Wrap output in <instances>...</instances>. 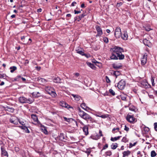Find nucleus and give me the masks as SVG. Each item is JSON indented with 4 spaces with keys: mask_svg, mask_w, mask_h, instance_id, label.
Returning <instances> with one entry per match:
<instances>
[{
    "mask_svg": "<svg viewBox=\"0 0 157 157\" xmlns=\"http://www.w3.org/2000/svg\"><path fill=\"white\" fill-rule=\"evenodd\" d=\"M120 72L119 71H115L113 72V75L116 77L117 78L118 76L119 75H120Z\"/></svg>",
    "mask_w": 157,
    "mask_h": 157,
    "instance_id": "obj_26",
    "label": "nucleus"
},
{
    "mask_svg": "<svg viewBox=\"0 0 157 157\" xmlns=\"http://www.w3.org/2000/svg\"><path fill=\"white\" fill-rule=\"evenodd\" d=\"M37 80L39 82L41 83L45 84L47 82V81L46 79L41 78H38Z\"/></svg>",
    "mask_w": 157,
    "mask_h": 157,
    "instance_id": "obj_17",
    "label": "nucleus"
},
{
    "mask_svg": "<svg viewBox=\"0 0 157 157\" xmlns=\"http://www.w3.org/2000/svg\"><path fill=\"white\" fill-rule=\"evenodd\" d=\"M45 90L48 94L51 95L53 97H55L56 96V94L53 88L51 86H46L45 87Z\"/></svg>",
    "mask_w": 157,
    "mask_h": 157,
    "instance_id": "obj_3",
    "label": "nucleus"
},
{
    "mask_svg": "<svg viewBox=\"0 0 157 157\" xmlns=\"http://www.w3.org/2000/svg\"><path fill=\"white\" fill-rule=\"evenodd\" d=\"M83 56H85L87 58H88L90 56L89 54H86L84 53Z\"/></svg>",
    "mask_w": 157,
    "mask_h": 157,
    "instance_id": "obj_52",
    "label": "nucleus"
},
{
    "mask_svg": "<svg viewBox=\"0 0 157 157\" xmlns=\"http://www.w3.org/2000/svg\"><path fill=\"white\" fill-rule=\"evenodd\" d=\"M87 64L92 69H95L96 67H95L93 63H88Z\"/></svg>",
    "mask_w": 157,
    "mask_h": 157,
    "instance_id": "obj_27",
    "label": "nucleus"
},
{
    "mask_svg": "<svg viewBox=\"0 0 157 157\" xmlns=\"http://www.w3.org/2000/svg\"><path fill=\"white\" fill-rule=\"evenodd\" d=\"M122 38L125 40H127L128 37V35L126 31H124V33L121 36Z\"/></svg>",
    "mask_w": 157,
    "mask_h": 157,
    "instance_id": "obj_15",
    "label": "nucleus"
},
{
    "mask_svg": "<svg viewBox=\"0 0 157 157\" xmlns=\"http://www.w3.org/2000/svg\"><path fill=\"white\" fill-rule=\"evenodd\" d=\"M79 115L82 119L86 121L87 122L93 123L94 121V119L87 113L81 110L80 108L78 107L77 109Z\"/></svg>",
    "mask_w": 157,
    "mask_h": 157,
    "instance_id": "obj_2",
    "label": "nucleus"
},
{
    "mask_svg": "<svg viewBox=\"0 0 157 157\" xmlns=\"http://www.w3.org/2000/svg\"><path fill=\"white\" fill-rule=\"evenodd\" d=\"M100 117L103 118H105L107 117V116L105 115H103L100 116Z\"/></svg>",
    "mask_w": 157,
    "mask_h": 157,
    "instance_id": "obj_56",
    "label": "nucleus"
},
{
    "mask_svg": "<svg viewBox=\"0 0 157 157\" xmlns=\"http://www.w3.org/2000/svg\"><path fill=\"white\" fill-rule=\"evenodd\" d=\"M91 152V150L90 149H87L86 151H85V152L88 154H89Z\"/></svg>",
    "mask_w": 157,
    "mask_h": 157,
    "instance_id": "obj_48",
    "label": "nucleus"
},
{
    "mask_svg": "<svg viewBox=\"0 0 157 157\" xmlns=\"http://www.w3.org/2000/svg\"><path fill=\"white\" fill-rule=\"evenodd\" d=\"M119 128H113L112 130V132L113 133H115L116 132H119Z\"/></svg>",
    "mask_w": 157,
    "mask_h": 157,
    "instance_id": "obj_31",
    "label": "nucleus"
},
{
    "mask_svg": "<svg viewBox=\"0 0 157 157\" xmlns=\"http://www.w3.org/2000/svg\"><path fill=\"white\" fill-rule=\"evenodd\" d=\"M144 44L146 45L149 47L150 46L151 43L149 40H148L146 38H144L143 40Z\"/></svg>",
    "mask_w": 157,
    "mask_h": 157,
    "instance_id": "obj_13",
    "label": "nucleus"
},
{
    "mask_svg": "<svg viewBox=\"0 0 157 157\" xmlns=\"http://www.w3.org/2000/svg\"><path fill=\"white\" fill-rule=\"evenodd\" d=\"M129 109L130 110L132 111H135L136 110L134 106H132V105H129Z\"/></svg>",
    "mask_w": 157,
    "mask_h": 157,
    "instance_id": "obj_32",
    "label": "nucleus"
},
{
    "mask_svg": "<svg viewBox=\"0 0 157 157\" xmlns=\"http://www.w3.org/2000/svg\"><path fill=\"white\" fill-rule=\"evenodd\" d=\"M18 121H19V119L15 116H12L10 119V122L14 124H17Z\"/></svg>",
    "mask_w": 157,
    "mask_h": 157,
    "instance_id": "obj_5",
    "label": "nucleus"
},
{
    "mask_svg": "<svg viewBox=\"0 0 157 157\" xmlns=\"http://www.w3.org/2000/svg\"><path fill=\"white\" fill-rule=\"evenodd\" d=\"M156 154L154 151H152L151 152V157H154L156 156Z\"/></svg>",
    "mask_w": 157,
    "mask_h": 157,
    "instance_id": "obj_35",
    "label": "nucleus"
},
{
    "mask_svg": "<svg viewBox=\"0 0 157 157\" xmlns=\"http://www.w3.org/2000/svg\"><path fill=\"white\" fill-rule=\"evenodd\" d=\"M86 15L84 13H83L81 14V15H79L78 16V18H79V19L78 20V21H80L81 19L84 17V16Z\"/></svg>",
    "mask_w": 157,
    "mask_h": 157,
    "instance_id": "obj_33",
    "label": "nucleus"
},
{
    "mask_svg": "<svg viewBox=\"0 0 157 157\" xmlns=\"http://www.w3.org/2000/svg\"><path fill=\"white\" fill-rule=\"evenodd\" d=\"M59 139L62 141H63L65 139V136L64 134L61 133L59 136Z\"/></svg>",
    "mask_w": 157,
    "mask_h": 157,
    "instance_id": "obj_24",
    "label": "nucleus"
},
{
    "mask_svg": "<svg viewBox=\"0 0 157 157\" xmlns=\"http://www.w3.org/2000/svg\"><path fill=\"white\" fill-rule=\"evenodd\" d=\"M151 30V29L148 27L145 28V30L147 31H149Z\"/></svg>",
    "mask_w": 157,
    "mask_h": 157,
    "instance_id": "obj_60",
    "label": "nucleus"
},
{
    "mask_svg": "<svg viewBox=\"0 0 157 157\" xmlns=\"http://www.w3.org/2000/svg\"><path fill=\"white\" fill-rule=\"evenodd\" d=\"M81 107L84 109L87 110V109H89V108L87 107L85 103H82L80 105Z\"/></svg>",
    "mask_w": 157,
    "mask_h": 157,
    "instance_id": "obj_21",
    "label": "nucleus"
},
{
    "mask_svg": "<svg viewBox=\"0 0 157 157\" xmlns=\"http://www.w3.org/2000/svg\"><path fill=\"white\" fill-rule=\"evenodd\" d=\"M154 129L155 131H157V123L156 122L154 124Z\"/></svg>",
    "mask_w": 157,
    "mask_h": 157,
    "instance_id": "obj_47",
    "label": "nucleus"
},
{
    "mask_svg": "<svg viewBox=\"0 0 157 157\" xmlns=\"http://www.w3.org/2000/svg\"><path fill=\"white\" fill-rule=\"evenodd\" d=\"M61 79L58 77H55L53 79V81L54 82L57 83H61Z\"/></svg>",
    "mask_w": 157,
    "mask_h": 157,
    "instance_id": "obj_16",
    "label": "nucleus"
},
{
    "mask_svg": "<svg viewBox=\"0 0 157 157\" xmlns=\"http://www.w3.org/2000/svg\"><path fill=\"white\" fill-rule=\"evenodd\" d=\"M124 130L126 131L127 132H128L129 130V128L128 127H127L126 125L124 126Z\"/></svg>",
    "mask_w": 157,
    "mask_h": 157,
    "instance_id": "obj_53",
    "label": "nucleus"
},
{
    "mask_svg": "<svg viewBox=\"0 0 157 157\" xmlns=\"http://www.w3.org/2000/svg\"><path fill=\"white\" fill-rule=\"evenodd\" d=\"M19 101L20 103H28L30 104L33 101V100L31 99H27L23 96L19 97Z\"/></svg>",
    "mask_w": 157,
    "mask_h": 157,
    "instance_id": "obj_4",
    "label": "nucleus"
},
{
    "mask_svg": "<svg viewBox=\"0 0 157 157\" xmlns=\"http://www.w3.org/2000/svg\"><path fill=\"white\" fill-rule=\"evenodd\" d=\"M71 95L74 98L75 100L77 101H79L81 98V97L78 95L72 94Z\"/></svg>",
    "mask_w": 157,
    "mask_h": 157,
    "instance_id": "obj_19",
    "label": "nucleus"
},
{
    "mask_svg": "<svg viewBox=\"0 0 157 157\" xmlns=\"http://www.w3.org/2000/svg\"><path fill=\"white\" fill-rule=\"evenodd\" d=\"M112 52L111 56L110 58L112 59L122 60L124 59V56L122 54V52H124L123 48L120 47L115 46L111 49Z\"/></svg>",
    "mask_w": 157,
    "mask_h": 157,
    "instance_id": "obj_1",
    "label": "nucleus"
},
{
    "mask_svg": "<svg viewBox=\"0 0 157 157\" xmlns=\"http://www.w3.org/2000/svg\"><path fill=\"white\" fill-rule=\"evenodd\" d=\"M76 77H78L79 75V74L78 73H76L74 74Z\"/></svg>",
    "mask_w": 157,
    "mask_h": 157,
    "instance_id": "obj_58",
    "label": "nucleus"
},
{
    "mask_svg": "<svg viewBox=\"0 0 157 157\" xmlns=\"http://www.w3.org/2000/svg\"><path fill=\"white\" fill-rule=\"evenodd\" d=\"M121 98L122 100H125L126 99V96L121 95Z\"/></svg>",
    "mask_w": 157,
    "mask_h": 157,
    "instance_id": "obj_51",
    "label": "nucleus"
},
{
    "mask_svg": "<svg viewBox=\"0 0 157 157\" xmlns=\"http://www.w3.org/2000/svg\"><path fill=\"white\" fill-rule=\"evenodd\" d=\"M76 4V2H73L72 3L71 5V6H75V5Z\"/></svg>",
    "mask_w": 157,
    "mask_h": 157,
    "instance_id": "obj_57",
    "label": "nucleus"
},
{
    "mask_svg": "<svg viewBox=\"0 0 157 157\" xmlns=\"http://www.w3.org/2000/svg\"><path fill=\"white\" fill-rule=\"evenodd\" d=\"M44 129H42V130H43V132H44L46 134H48V131H47L46 129L45 128V127H44Z\"/></svg>",
    "mask_w": 157,
    "mask_h": 157,
    "instance_id": "obj_46",
    "label": "nucleus"
},
{
    "mask_svg": "<svg viewBox=\"0 0 157 157\" xmlns=\"http://www.w3.org/2000/svg\"><path fill=\"white\" fill-rule=\"evenodd\" d=\"M76 51H77V52L79 54H80V55H81L82 56H83V55L84 53L82 51H79V50H76Z\"/></svg>",
    "mask_w": 157,
    "mask_h": 157,
    "instance_id": "obj_37",
    "label": "nucleus"
},
{
    "mask_svg": "<svg viewBox=\"0 0 157 157\" xmlns=\"http://www.w3.org/2000/svg\"><path fill=\"white\" fill-rule=\"evenodd\" d=\"M130 153V151H124L123 153V157L128 156Z\"/></svg>",
    "mask_w": 157,
    "mask_h": 157,
    "instance_id": "obj_22",
    "label": "nucleus"
},
{
    "mask_svg": "<svg viewBox=\"0 0 157 157\" xmlns=\"http://www.w3.org/2000/svg\"><path fill=\"white\" fill-rule=\"evenodd\" d=\"M109 93L111 94H112L113 95H115V92H114V91L113 90H112V89H110L109 90Z\"/></svg>",
    "mask_w": 157,
    "mask_h": 157,
    "instance_id": "obj_42",
    "label": "nucleus"
},
{
    "mask_svg": "<svg viewBox=\"0 0 157 157\" xmlns=\"http://www.w3.org/2000/svg\"><path fill=\"white\" fill-rule=\"evenodd\" d=\"M19 127L20 128H21V129L25 130V132L26 133H30V131L27 127L25 126H19Z\"/></svg>",
    "mask_w": 157,
    "mask_h": 157,
    "instance_id": "obj_20",
    "label": "nucleus"
},
{
    "mask_svg": "<svg viewBox=\"0 0 157 157\" xmlns=\"http://www.w3.org/2000/svg\"><path fill=\"white\" fill-rule=\"evenodd\" d=\"M83 130L86 135L88 134V128L87 126L85 125L83 128Z\"/></svg>",
    "mask_w": 157,
    "mask_h": 157,
    "instance_id": "obj_18",
    "label": "nucleus"
},
{
    "mask_svg": "<svg viewBox=\"0 0 157 157\" xmlns=\"http://www.w3.org/2000/svg\"><path fill=\"white\" fill-rule=\"evenodd\" d=\"M125 81L123 80H121L118 83L117 87L120 90L123 89L125 85Z\"/></svg>",
    "mask_w": 157,
    "mask_h": 157,
    "instance_id": "obj_6",
    "label": "nucleus"
},
{
    "mask_svg": "<svg viewBox=\"0 0 157 157\" xmlns=\"http://www.w3.org/2000/svg\"><path fill=\"white\" fill-rule=\"evenodd\" d=\"M79 122L82 125H84V124L80 120H79Z\"/></svg>",
    "mask_w": 157,
    "mask_h": 157,
    "instance_id": "obj_62",
    "label": "nucleus"
},
{
    "mask_svg": "<svg viewBox=\"0 0 157 157\" xmlns=\"http://www.w3.org/2000/svg\"><path fill=\"white\" fill-rule=\"evenodd\" d=\"M121 136H118L117 137H115L114 138L112 137L111 138V140L113 141H114L119 140Z\"/></svg>",
    "mask_w": 157,
    "mask_h": 157,
    "instance_id": "obj_30",
    "label": "nucleus"
},
{
    "mask_svg": "<svg viewBox=\"0 0 157 157\" xmlns=\"http://www.w3.org/2000/svg\"><path fill=\"white\" fill-rule=\"evenodd\" d=\"M122 141L124 143H126L128 141V139L125 137H124L122 140Z\"/></svg>",
    "mask_w": 157,
    "mask_h": 157,
    "instance_id": "obj_39",
    "label": "nucleus"
},
{
    "mask_svg": "<svg viewBox=\"0 0 157 157\" xmlns=\"http://www.w3.org/2000/svg\"><path fill=\"white\" fill-rule=\"evenodd\" d=\"M6 108V111H8L11 113H13L14 111V109L13 108L10 106H7Z\"/></svg>",
    "mask_w": 157,
    "mask_h": 157,
    "instance_id": "obj_23",
    "label": "nucleus"
},
{
    "mask_svg": "<svg viewBox=\"0 0 157 157\" xmlns=\"http://www.w3.org/2000/svg\"><path fill=\"white\" fill-rule=\"evenodd\" d=\"M136 143H137V142H135L133 144H132L131 143H130L129 144V148H131V147H132L133 146H135L136 145Z\"/></svg>",
    "mask_w": 157,
    "mask_h": 157,
    "instance_id": "obj_41",
    "label": "nucleus"
},
{
    "mask_svg": "<svg viewBox=\"0 0 157 157\" xmlns=\"http://www.w3.org/2000/svg\"><path fill=\"white\" fill-rule=\"evenodd\" d=\"M18 122L21 124L22 125H24V122L23 121H20L19 120V121H18Z\"/></svg>",
    "mask_w": 157,
    "mask_h": 157,
    "instance_id": "obj_61",
    "label": "nucleus"
},
{
    "mask_svg": "<svg viewBox=\"0 0 157 157\" xmlns=\"http://www.w3.org/2000/svg\"><path fill=\"white\" fill-rule=\"evenodd\" d=\"M10 72L11 73L17 70V68L15 66H13L10 67Z\"/></svg>",
    "mask_w": 157,
    "mask_h": 157,
    "instance_id": "obj_28",
    "label": "nucleus"
},
{
    "mask_svg": "<svg viewBox=\"0 0 157 157\" xmlns=\"http://www.w3.org/2000/svg\"><path fill=\"white\" fill-rule=\"evenodd\" d=\"M115 36L117 38H120L121 36V29L119 27H117L115 30Z\"/></svg>",
    "mask_w": 157,
    "mask_h": 157,
    "instance_id": "obj_7",
    "label": "nucleus"
},
{
    "mask_svg": "<svg viewBox=\"0 0 157 157\" xmlns=\"http://www.w3.org/2000/svg\"><path fill=\"white\" fill-rule=\"evenodd\" d=\"M60 105L61 106H62L63 107L66 108L67 107V104H66L65 102L63 101L60 102Z\"/></svg>",
    "mask_w": 157,
    "mask_h": 157,
    "instance_id": "obj_29",
    "label": "nucleus"
},
{
    "mask_svg": "<svg viewBox=\"0 0 157 157\" xmlns=\"http://www.w3.org/2000/svg\"><path fill=\"white\" fill-rule=\"evenodd\" d=\"M122 3L121 2H120L119 3H117L116 5V7L117 8L120 7L122 5Z\"/></svg>",
    "mask_w": 157,
    "mask_h": 157,
    "instance_id": "obj_43",
    "label": "nucleus"
},
{
    "mask_svg": "<svg viewBox=\"0 0 157 157\" xmlns=\"http://www.w3.org/2000/svg\"><path fill=\"white\" fill-rule=\"evenodd\" d=\"M154 79L153 78V77H152L151 79V81L152 85L153 86H154L155 85V83H154Z\"/></svg>",
    "mask_w": 157,
    "mask_h": 157,
    "instance_id": "obj_49",
    "label": "nucleus"
},
{
    "mask_svg": "<svg viewBox=\"0 0 157 157\" xmlns=\"http://www.w3.org/2000/svg\"><path fill=\"white\" fill-rule=\"evenodd\" d=\"M105 154L107 155L110 156L112 155V152L110 151H108L105 152Z\"/></svg>",
    "mask_w": 157,
    "mask_h": 157,
    "instance_id": "obj_38",
    "label": "nucleus"
},
{
    "mask_svg": "<svg viewBox=\"0 0 157 157\" xmlns=\"http://www.w3.org/2000/svg\"><path fill=\"white\" fill-rule=\"evenodd\" d=\"M41 11H42V9L41 8H40V9H37V12L38 13L40 12H41Z\"/></svg>",
    "mask_w": 157,
    "mask_h": 157,
    "instance_id": "obj_59",
    "label": "nucleus"
},
{
    "mask_svg": "<svg viewBox=\"0 0 157 157\" xmlns=\"http://www.w3.org/2000/svg\"><path fill=\"white\" fill-rule=\"evenodd\" d=\"M105 79L107 83H109L110 82V79H109L108 77L107 76L105 77Z\"/></svg>",
    "mask_w": 157,
    "mask_h": 157,
    "instance_id": "obj_45",
    "label": "nucleus"
},
{
    "mask_svg": "<svg viewBox=\"0 0 157 157\" xmlns=\"http://www.w3.org/2000/svg\"><path fill=\"white\" fill-rule=\"evenodd\" d=\"M108 147V145L107 144H105V145L103 147V148L102 149L101 151H102L103 150H105Z\"/></svg>",
    "mask_w": 157,
    "mask_h": 157,
    "instance_id": "obj_50",
    "label": "nucleus"
},
{
    "mask_svg": "<svg viewBox=\"0 0 157 157\" xmlns=\"http://www.w3.org/2000/svg\"><path fill=\"white\" fill-rule=\"evenodd\" d=\"M74 12L75 14H78L80 13H81V11L80 10L77 11L76 10H75Z\"/></svg>",
    "mask_w": 157,
    "mask_h": 157,
    "instance_id": "obj_55",
    "label": "nucleus"
},
{
    "mask_svg": "<svg viewBox=\"0 0 157 157\" xmlns=\"http://www.w3.org/2000/svg\"><path fill=\"white\" fill-rule=\"evenodd\" d=\"M63 118L64 119L65 121L68 122H70L71 120H72V119L71 118H67L66 117H64Z\"/></svg>",
    "mask_w": 157,
    "mask_h": 157,
    "instance_id": "obj_40",
    "label": "nucleus"
},
{
    "mask_svg": "<svg viewBox=\"0 0 157 157\" xmlns=\"http://www.w3.org/2000/svg\"><path fill=\"white\" fill-rule=\"evenodd\" d=\"M21 77L20 75H18L15 78V80H18L19 79V78H21Z\"/></svg>",
    "mask_w": 157,
    "mask_h": 157,
    "instance_id": "obj_54",
    "label": "nucleus"
},
{
    "mask_svg": "<svg viewBox=\"0 0 157 157\" xmlns=\"http://www.w3.org/2000/svg\"><path fill=\"white\" fill-rule=\"evenodd\" d=\"M36 69H37V70H38V71H39L41 68L40 67H36Z\"/></svg>",
    "mask_w": 157,
    "mask_h": 157,
    "instance_id": "obj_64",
    "label": "nucleus"
},
{
    "mask_svg": "<svg viewBox=\"0 0 157 157\" xmlns=\"http://www.w3.org/2000/svg\"><path fill=\"white\" fill-rule=\"evenodd\" d=\"M111 148L113 149H115L117 147V143H113L111 146Z\"/></svg>",
    "mask_w": 157,
    "mask_h": 157,
    "instance_id": "obj_25",
    "label": "nucleus"
},
{
    "mask_svg": "<svg viewBox=\"0 0 157 157\" xmlns=\"http://www.w3.org/2000/svg\"><path fill=\"white\" fill-rule=\"evenodd\" d=\"M95 28L97 32V34L96 35V36H101L103 34L101 28L98 25L96 26Z\"/></svg>",
    "mask_w": 157,
    "mask_h": 157,
    "instance_id": "obj_9",
    "label": "nucleus"
},
{
    "mask_svg": "<svg viewBox=\"0 0 157 157\" xmlns=\"http://www.w3.org/2000/svg\"><path fill=\"white\" fill-rule=\"evenodd\" d=\"M112 66L113 68L116 70L120 69V67H122V65H121V63H119V64H118L116 63H114L113 64Z\"/></svg>",
    "mask_w": 157,
    "mask_h": 157,
    "instance_id": "obj_14",
    "label": "nucleus"
},
{
    "mask_svg": "<svg viewBox=\"0 0 157 157\" xmlns=\"http://www.w3.org/2000/svg\"><path fill=\"white\" fill-rule=\"evenodd\" d=\"M1 148L2 151V155L3 156L7 157L8 156V153L6 151L5 148L3 147V146H1Z\"/></svg>",
    "mask_w": 157,
    "mask_h": 157,
    "instance_id": "obj_12",
    "label": "nucleus"
},
{
    "mask_svg": "<svg viewBox=\"0 0 157 157\" xmlns=\"http://www.w3.org/2000/svg\"><path fill=\"white\" fill-rule=\"evenodd\" d=\"M126 119L128 121L131 123H133L136 121V119L133 115L128 114L127 116Z\"/></svg>",
    "mask_w": 157,
    "mask_h": 157,
    "instance_id": "obj_8",
    "label": "nucleus"
},
{
    "mask_svg": "<svg viewBox=\"0 0 157 157\" xmlns=\"http://www.w3.org/2000/svg\"><path fill=\"white\" fill-rule=\"evenodd\" d=\"M147 55L146 54L143 55L142 57L141 58V63L143 65H145L147 61Z\"/></svg>",
    "mask_w": 157,
    "mask_h": 157,
    "instance_id": "obj_11",
    "label": "nucleus"
},
{
    "mask_svg": "<svg viewBox=\"0 0 157 157\" xmlns=\"http://www.w3.org/2000/svg\"><path fill=\"white\" fill-rule=\"evenodd\" d=\"M103 136V135L102 133V131L101 130H100L99 131V135L97 136V139H98L100 138V136Z\"/></svg>",
    "mask_w": 157,
    "mask_h": 157,
    "instance_id": "obj_36",
    "label": "nucleus"
},
{
    "mask_svg": "<svg viewBox=\"0 0 157 157\" xmlns=\"http://www.w3.org/2000/svg\"><path fill=\"white\" fill-rule=\"evenodd\" d=\"M31 117L34 121V122L33 123V124H36L39 123V121L38 120L37 117L36 115L34 114H32Z\"/></svg>",
    "mask_w": 157,
    "mask_h": 157,
    "instance_id": "obj_10",
    "label": "nucleus"
},
{
    "mask_svg": "<svg viewBox=\"0 0 157 157\" xmlns=\"http://www.w3.org/2000/svg\"><path fill=\"white\" fill-rule=\"evenodd\" d=\"M81 8H84L85 7V5H84V4L83 3V4H82L81 5Z\"/></svg>",
    "mask_w": 157,
    "mask_h": 157,
    "instance_id": "obj_63",
    "label": "nucleus"
},
{
    "mask_svg": "<svg viewBox=\"0 0 157 157\" xmlns=\"http://www.w3.org/2000/svg\"><path fill=\"white\" fill-rule=\"evenodd\" d=\"M33 95L35 97H38L40 96V94L39 92H37V94L36 92H34L33 93Z\"/></svg>",
    "mask_w": 157,
    "mask_h": 157,
    "instance_id": "obj_34",
    "label": "nucleus"
},
{
    "mask_svg": "<svg viewBox=\"0 0 157 157\" xmlns=\"http://www.w3.org/2000/svg\"><path fill=\"white\" fill-rule=\"evenodd\" d=\"M103 40L104 42L108 43L109 42V40L108 38L107 37H104L103 39Z\"/></svg>",
    "mask_w": 157,
    "mask_h": 157,
    "instance_id": "obj_44",
    "label": "nucleus"
}]
</instances>
